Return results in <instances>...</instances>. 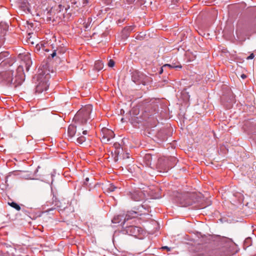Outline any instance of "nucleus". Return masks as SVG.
Here are the masks:
<instances>
[{
  "instance_id": "obj_1",
  "label": "nucleus",
  "mask_w": 256,
  "mask_h": 256,
  "mask_svg": "<svg viewBox=\"0 0 256 256\" xmlns=\"http://www.w3.org/2000/svg\"><path fill=\"white\" fill-rule=\"evenodd\" d=\"M22 74L13 78V72L11 70L2 72H0V82H4L8 85H14L16 88L20 85L24 80Z\"/></svg>"
},
{
  "instance_id": "obj_2",
  "label": "nucleus",
  "mask_w": 256,
  "mask_h": 256,
  "mask_svg": "<svg viewBox=\"0 0 256 256\" xmlns=\"http://www.w3.org/2000/svg\"><path fill=\"white\" fill-rule=\"evenodd\" d=\"M92 106L91 104L86 105L77 112L74 118V120L78 124H85L92 118Z\"/></svg>"
},
{
  "instance_id": "obj_3",
  "label": "nucleus",
  "mask_w": 256,
  "mask_h": 256,
  "mask_svg": "<svg viewBox=\"0 0 256 256\" xmlns=\"http://www.w3.org/2000/svg\"><path fill=\"white\" fill-rule=\"evenodd\" d=\"M50 76L48 74L40 73L36 76V92L38 94L42 93L46 91L49 86L48 81Z\"/></svg>"
},
{
  "instance_id": "obj_4",
  "label": "nucleus",
  "mask_w": 256,
  "mask_h": 256,
  "mask_svg": "<svg viewBox=\"0 0 256 256\" xmlns=\"http://www.w3.org/2000/svg\"><path fill=\"white\" fill-rule=\"evenodd\" d=\"M132 80L137 84L146 85L152 81L150 77L140 72L136 71L132 76Z\"/></svg>"
},
{
  "instance_id": "obj_5",
  "label": "nucleus",
  "mask_w": 256,
  "mask_h": 256,
  "mask_svg": "<svg viewBox=\"0 0 256 256\" xmlns=\"http://www.w3.org/2000/svg\"><path fill=\"white\" fill-rule=\"evenodd\" d=\"M125 231L128 234L136 237L140 234L142 230L140 227L130 226H126Z\"/></svg>"
},
{
  "instance_id": "obj_6",
  "label": "nucleus",
  "mask_w": 256,
  "mask_h": 256,
  "mask_svg": "<svg viewBox=\"0 0 256 256\" xmlns=\"http://www.w3.org/2000/svg\"><path fill=\"white\" fill-rule=\"evenodd\" d=\"M103 136H102V140L104 142H109L111 139L114 137V132L108 128L102 129Z\"/></svg>"
},
{
  "instance_id": "obj_7",
  "label": "nucleus",
  "mask_w": 256,
  "mask_h": 256,
  "mask_svg": "<svg viewBox=\"0 0 256 256\" xmlns=\"http://www.w3.org/2000/svg\"><path fill=\"white\" fill-rule=\"evenodd\" d=\"M130 196L132 200L134 201H140L144 198V194L140 190L130 192Z\"/></svg>"
},
{
  "instance_id": "obj_8",
  "label": "nucleus",
  "mask_w": 256,
  "mask_h": 256,
  "mask_svg": "<svg viewBox=\"0 0 256 256\" xmlns=\"http://www.w3.org/2000/svg\"><path fill=\"white\" fill-rule=\"evenodd\" d=\"M81 132L83 134L86 135L88 134V130H84L83 128H78V132L76 134V136H78L76 141L78 143L80 144H82L86 140V138L83 136H81Z\"/></svg>"
},
{
  "instance_id": "obj_9",
  "label": "nucleus",
  "mask_w": 256,
  "mask_h": 256,
  "mask_svg": "<svg viewBox=\"0 0 256 256\" xmlns=\"http://www.w3.org/2000/svg\"><path fill=\"white\" fill-rule=\"evenodd\" d=\"M76 124L77 125L76 126L71 124L68 128V134L70 138H72L76 133L78 134V128L80 127L79 126L80 124H78V123Z\"/></svg>"
},
{
  "instance_id": "obj_10",
  "label": "nucleus",
  "mask_w": 256,
  "mask_h": 256,
  "mask_svg": "<svg viewBox=\"0 0 256 256\" xmlns=\"http://www.w3.org/2000/svg\"><path fill=\"white\" fill-rule=\"evenodd\" d=\"M10 53L8 52H2L0 53V64L4 63V64L8 63L10 65V60H9Z\"/></svg>"
},
{
  "instance_id": "obj_11",
  "label": "nucleus",
  "mask_w": 256,
  "mask_h": 256,
  "mask_svg": "<svg viewBox=\"0 0 256 256\" xmlns=\"http://www.w3.org/2000/svg\"><path fill=\"white\" fill-rule=\"evenodd\" d=\"M152 160V158L151 154H145L144 160L147 166H151Z\"/></svg>"
},
{
  "instance_id": "obj_12",
  "label": "nucleus",
  "mask_w": 256,
  "mask_h": 256,
  "mask_svg": "<svg viewBox=\"0 0 256 256\" xmlns=\"http://www.w3.org/2000/svg\"><path fill=\"white\" fill-rule=\"evenodd\" d=\"M180 204L182 206H187L192 204V202L190 200H189V199H188L186 200H180Z\"/></svg>"
},
{
  "instance_id": "obj_13",
  "label": "nucleus",
  "mask_w": 256,
  "mask_h": 256,
  "mask_svg": "<svg viewBox=\"0 0 256 256\" xmlns=\"http://www.w3.org/2000/svg\"><path fill=\"white\" fill-rule=\"evenodd\" d=\"M104 67V64L102 62L100 61H97L95 62L94 64V68L98 70H101Z\"/></svg>"
},
{
  "instance_id": "obj_14",
  "label": "nucleus",
  "mask_w": 256,
  "mask_h": 256,
  "mask_svg": "<svg viewBox=\"0 0 256 256\" xmlns=\"http://www.w3.org/2000/svg\"><path fill=\"white\" fill-rule=\"evenodd\" d=\"M8 204L18 211L20 210L21 209L20 205L15 202H8Z\"/></svg>"
},
{
  "instance_id": "obj_15",
  "label": "nucleus",
  "mask_w": 256,
  "mask_h": 256,
  "mask_svg": "<svg viewBox=\"0 0 256 256\" xmlns=\"http://www.w3.org/2000/svg\"><path fill=\"white\" fill-rule=\"evenodd\" d=\"M166 66H168L170 68H182V66L181 65H175V64H164L163 67H166Z\"/></svg>"
},
{
  "instance_id": "obj_16",
  "label": "nucleus",
  "mask_w": 256,
  "mask_h": 256,
  "mask_svg": "<svg viewBox=\"0 0 256 256\" xmlns=\"http://www.w3.org/2000/svg\"><path fill=\"white\" fill-rule=\"evenodd\" d=\"M116 188H117V187L114 186V184H110L108 186L107 190H108V192H114Z\"/></svg>"
},
{
  "instance_id": "obj_17",
  "label": "nucleus",
  "mask_w": 256,
  "mask_h": 256,
  "mask_svg": "<svg viewBox=\"0 0 256 256\" xmlns=\"http://www.w3.org/2000/svg\"><path fill=\"white\" fill-rule=\"evenodd\" d=\"M114 65V62L112 60H110L108 62V66L110 67H113Z\"/></svg>"
},
{
  "instance_id": "obj_18",
  "label": "nucleus",
  "mask_w": 256,
  "mask_h": 256,
  "mask_svg": "<svg viewBox=\"0 0 256 256\" xmlns=\"http://www.w3.org/2000/svg\"><path fill=\"white\" fill-rule=\"evenodd\" d=\"M254 58V54H251L248 58V60L252 59Z\"/></svg>"
},
{
  "instance_id": "obj_19",
  "label": "nucleus",
  "mask_w": 256,
  "mask_h": 256,
  "mask_svg": "<svg viewBox=\"0 0 256 256\" xmlns=\"http://www.w3.org/2000/svg\"><path fill=\"white\" fill-rule=\"evenodd\" d=\"M90 0H83L82 4L84 5L87 4L88 3H89Z\"/></svg>"
},
{
  "instance_id": "obj_20",
  "label": "nucleus",
  "mask_w": 256,
  "mask_h": 256,
  "mask_svg": "<svg viewBox=\"0 0 256 256\" xmlns=\"http://www.w3.org/2000/svg\"><path fill=\"white\" fill-rule=\"evenodd\" d=\"M56 50H54V52H52V53L51 54V56L52 58H54V56H56Z\"/></svg>"
},
{
  "instance_id": "obj_21",
  "label": "nucleus",
  "mask_w": 256,
  "mask_h": 256,
  "mask_svg": "<svg viewBox=\"0 0 256 256\" xmlns=\"http://www.w3.org/2000/svg\"><path fill=\"white\" fill-rule=\"evenodd\" d=\"M240 77L242 78V79H244L246 78V74H242L241 76H240Z\"/></svg>"
},
{
  "instance_id": "obj_22",
  "label": "nucleus",
  "mask_w": 256,
  "mask_h": 256,
  "mask_svg": "<svg viewBox=\"0 0 256 256\" xmlns=\"http://www.w3.org/2000/svg\"><path fill=\"white\" fill-rule=\"evenodd\" d=\"M162 248L164 249H168V250H170V248L168 246H164Z\"/></svg>"
},
{
  "instance_id": "obj_23",
  "label": "nucleus",
  "mask_w": 256,
  "mask_h": 256,
  "mask_svg": "<svg viewBox=\"0 0 256 256\" xmlns=\"http://www.w3.org/2000/svg\"><path fill=\"white\" fill-rule=\"evenodd\" d=\"M28 68H29V66H28L27 64H26V70L28 71Z\"/></svg>"
},
{
  "instance_id": "obj_24",
  "label": "nucleus",
  "mask_w": 256,
  "mask_h": 256,
  "mask_svg": "<svg viewBox=\"0 0 256 256\" xmlns=\"http://www.w3.org/2000/svg\"><path fill=\"white\" fill-rule=\"evenodd\" d=\"M36 48H37L38 50L39 48H40V46H39L38 44H37V45H36Z\"/></svg>"
},
{
  "instance_id": "obj_25",
  "label": "nucleus",
  "mask_w": 256,
  "mask_h": 256,
  "mask_svg": "<svg viewBox=\"0 0 256 256\" xmlns=\"http://www.w3.org/2000/svg\"><path fill=\"white\" fill-rule=\"evenodd\" d=\"M128 219H129V218H125V219H124V222H125L126 220H128Z\"/></svg>"
},
{
  "instance_id": "obj_26",
  "label": "nucleus",
  "mask_w": 256,
  "mask_h": 256,
  "mask_svg": "<svg viewBox=\"0 0 256 256\" xmlns=\"http://www.w3.org/2000/svg\"><path fill=\"white\" fill-rule=\"evenodd\" d=\"M162 72H163V70H162V69H161V70H160V74H162Z\"/></svg>"
},
{
  "instance_id": "obj_27",
  "label": "nucleus",
  "mask_w": 256,
  "mask_h": 256,
  "mask_svg": "<svg viewBox=\"0 0 256 256\" xmlns=\"http://www.w3.org/2000/svg\"><path fill=\"white\" fill-rule=\"evenodd\" d=\"M18 70H22V68H20V67H19V68H18Z\"/></svg>"
},
{
  "instance_id": "obj_28",
  "label": "nucleus",
  "mask_w": 256,
  "mask_h": 256,
  "mask_svg": "<svg viewBox=\"0 0 256 256\" xmlns=\"http://www.w3.org/2000/svg\"><path fill=\"white\" fill-rule=\"evenodd\" d=\"M86 181H88V178H86Z\"/></svg>"
},
{
  "instance_id": "obj_29",
  "label": "nucleus",
  "mask_w": 256,
  "mask_h": 256,
  "mask_svg": "<svg viewBox=\"0 0 256 256\" xmlns=\"http://www.w3.org/2000/svg\"><path fill=\"white\" fill-rule=\"evenodd\" d=\"M187 195H188V196H186V197H188H188H189V196H189V195H190V194H187Z\"/></svg>"
}]
</instances>
